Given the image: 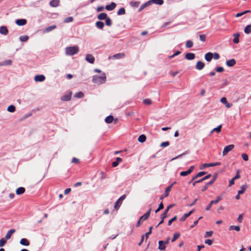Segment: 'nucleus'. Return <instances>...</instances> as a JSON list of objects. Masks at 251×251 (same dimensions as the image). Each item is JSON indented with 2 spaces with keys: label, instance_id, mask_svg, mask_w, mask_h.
Instances as JSON below:
<instances>
[{
  "label": "nucleus",
  "instance_id": "nucleus-25",
  "mask_svg": "<svg viewBox=\"0 0 251 251\" xmlns=\"http://www.w3.org/2000/svg\"><path fill=\"white\" fill-rule=\"evenodd\" d=\"M167 213H165V211H164V213L161 215L160 218H161V221L159 223L157 226H158L159 225L162 224L164 222V220L167 217Z\"/></svg>",
  "mask_w": 251,
  "mask_h": 251
},
{
  "label": "nucleus",
  "instance_id": "nucleus-17",
  "mask_svg": "<svg viewBox=\"0 0 251 251\" xmlns=\"http://www.w3.org/2000/svg\"><path fill=\"white\" fill-rule=\"evenodd\" d=\"M21 245L25 246H28L30 244L29 241L26 238H22L20 241Z\"/></svg>",
  "mask_w": 251,
  "mask_h": 251
},
{
  "label": "nucleus",
  "instance_id": "nucleus-31",
  "mask_svg": "<svg viewBox=\"0 0 251 251\" xmlns=\"http://www.w3.org/2000/svg\"><path fill=\"white\" fill-rule=\"evenodd\" d=\"M222 125H220V126H219L218 127H216V128H213L210 133L212 134L213 132L215 131L217 133H219L221 132V128H222Z\"/></svg>",
  "mask_w": 251,
  "mask_h": 251
},
{
  "label": "nucleus",
  "instance_id": "nucleus-21",
  "mask_svg": "<svg viewBox=\"0 0 251 251\" xmlns=\"http://www.w3.org/2000/svg\"><path fill=\"white\" fill-rule=\"evenodd\" d=\"M195 55L193 53H187L185 54V58L187 60H191L195 58Z\"/></svg>",
  "mask_w": 251,
  "mask_h": 251
},
{
  "label": "nucleus",
  "instance_id": "nucleus-58",
  "mask_svg": "<svg viewBox=\"0 0 251 251\" xmlns=\"http://www.w3.org/2000/svg\"><path fill=\"white\" fill-rule=\"evenodd\" d=\"M177 219V217L175 216L168 221V225L170 226L172 223Z\"/></svg>",
  "mask_w": 251,
  "mask_h": 251
},
{
  "label": "nucleus",
  "instance_id": "nucleus-27",
  "mask_svg": "<svg viewBox=\"0 0 251 251\" xmlns=\"http://www.w3.org/2000/svg\"><path fill=\"white\" fill-rule=\"evenodd\" d=\"M25 192V189L24 187H19L16 191V193L17 195H20L23 194Z\"/></svg>",
  "mask_w": 251,
  "mask_h": 251
},
{
  "label": "nucleus",
  "instance_id": "nucleus-37",
  "mask_svg": "<svg viewBox=\"0 0 251 251\" xmlns=\"http://www.w3.org/2000/svg\"><path fill=\"white\" fill-rule=\"evenodd\" d=\"M97 27L100 29H102L104 26V23L102 22L98 21L96 23Z\"/></svg>",
  "mask_w": 251,
  "mask_h": 251
},
{
  "label": "nucleus",
  "instance_id": "nucleus-23",
  "mask_svg": "<svg viewBox=\"0 0 251 251\" xmlns=\"http://www.w3.org/2000/svg\"><path fill=\"white\" fill-rule=\"evenodd\" d=\"M158 249L160 251H163L166 249V244H164L163 241H159L158 242Z\"/></svg>",
  "mask_w": 251,
  "mask_h": 251
},
{
  "label": "nucleus",
  "instance_id": "nucleus-50",
  "mask_svg": "<svg viewBox=\"0 0 251 251\" xmlns=\"http://www.w3.org/2000/svg\"><path fill=\"white\" fill-rule=\"evenodd\" d=\"M143 103L146 105H150L151 104V100L149 99H146L144 100Z\"/></svg>",
  "mask_w": 251,
  "mask_h": 251
},
{
  "label": "nucleus",
  "instance_id": "nucleus-10",
  "mask_svg": "<svg viewBox=\"0 0 251 251\" xmlns=\"http://www.w3.org/2000/svg\"><path fill=\"white\" fill-rule=\"evenodd\" d=\"M204 66H205V64L203 62L199 61L196 63V69L198 70H201L202 69H203Z\"/></svg>",
  "mask_w": 251,
  "mask_h": 251
},
{
  "label": "nucleus",
  "instance_id": "nucleus-34",
  "mask_svg": "<svg viewBox=\"0 0 251 251\" xmlns=\"http://www.w3.org/2000/svg\"><path fill=\"white\" fill-rule=\"evenodd\" d=\"M173 184H171L170 186H168L165 190L164 197H167L169 196V193L171 191L172 189V187Z\"/></svg>",
  "mask_w": 251,
  "mask_h": 251
},
{
  "label": "nucleus",
  "instance_id": "nucleus-55",
  "mask_svg": "<svg viewBox=\"0 0 251 251\" xmlns=\"http://www.w3.org/2000/svg\"><path fill=\"white\" fill-rule=\"evenodd\" d=\"M105 20V24L107 25L110 26L112 25L111 20L109 18H107Z\"/></svg>",
  "mask_w": 251,
  "mask_h": 251
},
{
  "label": "nucleus",
  "instance_id": "nucleus-43",
  "mask_svg": "<svg viewBox=\"0 0 251 251\" xmlns=\"http://www.w3.org/2000/svg\"><path fill=\"white\" fill-rule=\"evenodd\" d=\"M150 6L149 4H148V2L147 1L146 3H145L144 4H142L140 7V8H139L138 9V11L139 12H140L142 10H143L145 8L148 7Z\"/></svg>",
  "mask_w": 251,
  "mask_h": 251
},
{
  "label": "nucleus",
  "instance_id": "nucleus-36",
  "mask_svg": "<svg viewBox=\"0 0 251 251\" xmlns=\"http://www.w3.org/2000/svg\"><path fill=\"white\" fill-rule=\"evenodd\" d=\"M71 94H70V95H64V96H62L61 99L62 100H63V101H68L71 100Z\"/></svg>",
  "mask_w": 251,
  "mask_h": 251
},
{
  "label": "nucleus",
  "instance_id": "nucleus-12",
  "mask_svg": "<svg viewBox=\"0 0 251 251\" xmlns=\"http://www.w3.org/2000/svg\"><path fill=\"white\" fill-rule=\"evenodd\" d=\"M16 231L15 229H11L9 230L6 233L4 239L6 240H8L11 238L12 234L15 233Z\"/></svg>",
  "mask_w": 251,
  "mask_h": 251
},
{
  "label": "nucleus",
  "instance_id": "nucleus-61",
  "mask_svg": "<svg viewBox=\"0 0 251 251\" xmlns=\"http://www.w3.org/2000/svg\"><path fill=\"white\" fill-rule=\"evenodd\" d=\"M200 39L202 42H205L206 40V36L204 34L200 35Z\"/></svg>",
  "mask_w": 251,
  "mask_h": 251
},
{
  "label": "nucleus",
  "instance_id": "nucleus-6",
  "mask_svg": "<svg viewBox=\"0 0 251 251\" xmlns=\"http://www.w3.org/2000/svg\"><path fill=\"white\" fill-rule=\"evenodd\" d=\"M220 162L211 163H205L200 167V169L202 170L205 167H214L215 166L220 165Z\"/></svg>",
  "mask_w": 251,
  "mask_h": 251
},
{
  "label": "nucleus",
  "instance_id": "nucleus-5",
  "mask_svg": "<svg viewBox=\"0 0 251 251\" xmlns=\"http://www.w3.org/2000/svg\"><path fill=\"white\" fill-rule=\"evenodd\" d=\"M234 145H229L228 146H226L224 148V150L223 151V155L225 156L228 153V152L234 149Z\"/></svg>",
  "mask_w": 251,
  "mask_h": 251
},
{
  "label": "nucleus",
  "instance_id": "nucleus-51",
  "mask_svg": "<svg viewBox=\"0 0 251 251\" xmlns=\"http://www.w3.org/2000/svg\"><path fill=\"white\" fill-rule=\"evenodd\" d=\"M6 243V239L4 238H1L0 240V247H3Z\"/></svg>",
  "mask_w": 251,
  "mask_h": 251
},
{
  "label": "nucleus",
  "instance_id": "nucleus-63",
  "mask_svg": "<svg viewBox=\"0 0 251 251\" xmlns=\"http://www.w3.org/2000/svg\"><path fill=\"white\" fill-rule=\"evenodd\" d=\"M181 52H180V51H176L174 54L169 56V58H172L174 57L175 56L179 54Z\"/></svg>",
  "mask_w": 251,
  "mask_h": 251
},
{
  "label": "nucleus",
  "instance_id": "nucleus-41",
  "mask_svg": "<svg viewBox=\"0 0 251 251\" xmlns=\"http://www.w3.org/2000/svg\"><path fill=\"white\" fill-rule=\"evenodd\" d=\"M124 56H125V54L121 53H118V54L114 55L113 56V57L115 59H120V58H123Z\"/></svg>",
  "mask_w": 251,
  "mask_h": 251
},
{
  "label": "nucleus",
  "instance_id": "nucleus-46",
  "mask_svg": "<svg viewBox=\"0 0 251 251\" xmlns=\"http://www.w3.org/2000/svg\"><path fill=\"white\" fill-rule=\"evenodd\" d=\"M12 61L11 59H7L3 62L4 66H9L12 64Z\"/></svg>",
  "mask_w": 251,
  "mask_h": 251
},
{
  "label": "nucleus",
  "instance_id": "nucleus-62",
  "mask_svg": "<svg viewBox=\"0 0 251 251\" xmlns=\"http://www.w3.org/2000/svg\"><path fill=\"white\" fill-rule=\"evenodd\" d=\"M242 157L243 158V159L245 161H248V159H249V157H248V156L247 154L246 153H243L242 154Z\"/></svg>",
  "mask_w": 251,
  "mask_h": 251
},
{
  "label": "nucleus",
  "instance_id": "nucleus-2",
  "mask_svg": "<svg viewBox=\"0 0 251 251\" xmlns=\"http://www.w3.org/2000/svg\"><path fill=\"white\" fill-rule=\"evenodd\" d=\"M106 79V75L104 73H103L100 76L98 75H94L93 76L92 81L93 83L101 84L105 83Z\"/></svg>",
  "mask_w": 251,
  "mask_h": 251
},
{
  "label": "nucleus",
  "instance_id": "nucleus-42",
  "mask_svg": "<svg viewBox=\"0 0 251 251\" xmlns=\"http://www.w3.org/2000/svg\"><path fill=\"white\" fill-rule=\"evenodd\" d=\"M7 110L9 112H15L16 108L13 105H10L7 107Z\"/></svg>",
  "mask_w": 251,
  "mask_h": 251
},
{
  "label": "nucleus",
  "instance_id": "nucleus-24",
  "mask_svg": "<svg viewBox=\"0 0 251 251\" xmlns=\"http://www.w3.org/2000/svg\"><path fill=\"white\" fill-rule=\"evenodd\" d=\"M234 37V39L233 40V42L235 44H238L239 42V37L240 36V34L239 33H234L233 35Z\"/></svg>",
  "mask_w": 251,
  "mask_h": 251
},
{
  "label": "nucleus",
  "instance_id": "nucleus-59",
  "mask_svg": "<svg viewBox=\"0 0 251 251\" xmlns=\"http://www.w3.org/2000/svg\"><path fill=\"white\" fill-rule=\"evenodd\" d=\"M206 174V172H199L196 175V177L197 178L199 177H201L202 176H203L204 175H205Z\"/></svg>",
  "mask_w": 251,
  "mask_h": 251
},
{
  "label": "nucleus",
  "instance_id": "nucleus-35",
  "mask_svg": "<svg viewBox=\"0 0 251 251\" xmlns=\"http://www.w3.org/2000/svg\"><path fill=\"white\" fill-rule=\"evenodd\" d=\"M140 2L136 1H131L130 5L133 7H137L139 6Z\"/></svg>",
  "mask_w": 251,
  "mask_h": 251
},
{
  "label": "nucleus",
  "instance_id": "nucleus-33",
  "mask_svg": "<svg viewBox=\"0 0 251 251\" xmlns=\"http://www.w3.org/2000/svg\"><path fill=\"white\" fill-rule=\"evenodd\" d=\"M114 120V118L112 116H108L105 119V122L106 123L110 124Z\"/></svg>",
  "mask_w": 251,
  "mask_h": 251
},
{
  "label": "nucleus",
  "instance_id": "nucleus-13",
  "mask_svg": "<svg viewBox=\"0 0 251 251\" xmlns=\"http://www.w3.org/2000/svg\"><path fill=\"white\" fill-rule=\"evenodd\" d=\"M194 211V210L193 209V210H191L190 211H189L188 213H186V214H184L183 216L179 219L180 221H181V222L184 221L187 217L190 216L193 213Z\"/></svg>",
  "mask_w": 251,
  "mask_h": 251
},
{
  "label": "nucleus",
  "instance_id": "nucleus-45",
  "mask_svg": "<svg viewBox=\"0 0 251 251\" xmlns=\"http://www.w3.org/2000/svg\"><path fill=\"white\" fill-rule=\"evenodd\" d=\"M126 13V11L124 8H121L117 12L118 15H124Z\"/></svg>",
  "mask_w": 251,
  "mask_h": 251
},
{
  "label": "nucleus",
  "instance_id": "nucleus-16",
  "mask_svg": "<svg viewBox=\"0 0 251 251\" xmlns=\"http://www.w3.org/2000/svg\"><path fill=\"white\" fill-rule=\"evenodd\" d=\"M116 6V4L113 2H111L110 4L107 5L105 6V9L108 11L113 10Z\"/></svg>",
  "mask_w": 251,
  "mask_h": 251
},
{
  "label": "nucleus",
  "instance_id": "nucleus-40",
  "mask_svg": "<svg viewBox=\"0 0 251 251\" xmlns=\"http://www.w3.org/2000/svg\"><path fill=\"white\" fill-rule=\"evenodd\" d=\"M244 32L246 34H249L251 32V25H249L246 26L244 29Z\"/></svg>",
  "mask_w": 251,
  "mask_h": 251
},
{
  "label": "nucleus",
  "instance_id": "nucleus-4",
  "mask_svg": "<svg viewBox=\"0 0 251 251\" xmlns=\"http://www.w3.org/2000/svg\"><path fill=\"white\" fill-rule=\"evenodd\" d=\"M217 177V174H216L213 176V179L205 184V185L202 188L201 191L202 192L206 191L207 189L208 186L210 185H211L214 183V182L216 180Z\"/></svg>",
  "mask_w": 251,
  "mask_h": 251
},
{
  "label": "nucleus",
  "instance_id": "nucleus-9",
  "mask_svg": "<svg viewBox=\"0 0 251 251\" xmlns=\"http://www.w3.org/2000/svg\"><path fill=\"white\" fill-rule=\"evenodd\" d=\"M149 5H151L152 3H155L158 5H162L163 4V0H150L148 1Z\"/></svg>",
  "mask_w": 251,
  "mask_h": 251
},
{
  "label": "nucleus",
  "instance_id": "nucleus-52",
  "mask_svg": "<svg viewBox=\"0 0 251 251\" xmlns=\"http://www.w3.org/2000/svg\"><path fill=\"white\" fill-rule=\"evenodd\" d=\"M73 21V18L72 17H68L65 18L64 22L66 23L71 22Z\"/></svg>",
  "mask_w": 251,
  "mask_h": 251
},
{
  "label": "nucleus",
  "instance_id": "nucleus-44",
  "mask_svg": "<svg viewBox=\"0 0 251 251\" xmlns=\"http://www.w3.org/2000/svg\"><path fill=\"white\" fill-rule=\"evenodd\" d=\"M28 38L27 35H24L20 36L19 39L21 42H26L28 40Z\"/></svg>",
  "mask_w": 251,
  "mask_h": 251
},
{
  "label": "nucleus",
  "instance_id": "nucleus-48",
  "mask_svg": "<svg viewBox=\"0 0 251 251\" xmlns=\"http://www.w3.org/2000/svg\"><path fill=\"white\" fill-rule=\"evenodd\" d=\"M180 236V233H176L174 234L173 238L172 239V242H175L176 239H177Z\"/></svg>",
  "mask_w": 251,
  "mask_h": 251
},
{
  "label": "nucleus",
  "instance_id": "nucleus-18",
  "mask_svg": "<svg viewBox=\"0 0 251 251\" xmlns=\"http://www.w3.org/2000/svg\"><path fill=\"white\" fill-rule=\"evenodd\" d=\"M235 64L236 60L234 59H231L230 60L226 61V65L228 67H233L235 65Z\"/></svg>",
  "mask_w": 251,
  "mask_h": 251
},
{
  "label": "nucleus",
  "instance_id": "nucleus-3",
  "mask_svg": "<svg viewBox=\"0 0 251 251\" xmlns=\"http://www.w3.org/2000/svg\"><path fill=\"white\" fill-rule=\"evenodd\" d=\"M222 200V196H219L217 197L216 200H214V201H210V203L206 206V207L205 208L206 210H207V211L210 210L212 204H217Z\"/></svg>",
  "mask_w": 251,
  "mask_h": 251
},
{
  "label": "nucleus",
  "instance_id": "nucleus-14",
  "mask_svg": "<svg viewBox=\"0 0 251 251\" xmlns=\"http://www.w3.org/2000/svg\"><path fill=\"white\" fill-rule=\"evenodd\" d=\"M26 20L25 19H18L16 21V23L19 26L24 25L26 24Z\"/></svg>",
  "mask_w": 251,
  "mask_h": 251
},
{
  "label": "nucleus",
  "instance_id": "nucleus-8",
  "mask_svg": "<svg viewBox=\"0 0 251 251\" xmlns=\"http://www.w3.org/2000/svg\"><path fill=\"white\" fill-rule=\"evenodd\" d=\"M34 81L36 82H42L45 80V76L43 75H37L34 77Z\"/></svg>",
  "mask_w": 251,
  "mask_h": 251
},
{
  "label": "nucleus",
  "instance_id": "nucleus-28",
  "mask_svg": "<svg viewBox=\"0 0 251 251\" xmlns=\"http://www.w3.org/2000/svg\"><path fill=\"white\" fill-rule=\"evenodd\" d=\"M107 18V15L105 13H101L98 16V18L101 20H105Z\"/></svg>",
  "mask_w": 251,
  "mask_h": 251
},
{
  "label": "nucleus",
  "instance_id": "nucleus-1",
  "mask_svg": "<svg viewBox=\"0 0 251 251\" xmlns=\"http://www.w3.org/2000/svg\"><path fill=\"white\" fill-rule=\"evenodd\" d=\"M79 48L77 46L68 47L65 48V54L68 56H72L79 52Z\"/></svg>",
  "mask_w": 251,
  "mask_h": 251
},
{
  "label": "nucleus",
  "instance_id": "nucleus-29",
  "mask_svg": "<svg viewBox=\"0 0 251 251\" xmlns=\"http://www.w3.org/2000/svg\"><path fill=\"white\" fill-rule=\"evenodd\" d=\"M122 159L120 158V157H117L116 158V160L115 161H114L113 163H112V166L113 167H117L119 163L121 162H122Z\"/></svg>",
  "mask_w": 251,
  "mask_h": 251
},
{
  "label": "nucleus",
  "instance_id": "nucleus-60",
  "mask_svg": "<svg viewBox=\"0 0 251 251\" xmlns=\"http://www.w3.org/2000/svg\"><path fill=\"white\" fill-rule=\"evenodd\" d=\"M189 174H190V173H189L188 170L186 171H182V172H180V175L181 176H186L188 175Z\"/></svg>",
  "mask_w": 251,
  "mask_h": 251
},
{
  "label": "nucleus",
  "instance_id": "nucleus-26",
  "mask_svg": "<svg viewBox=\"0 0 251 251\" xmlns=\"http://www.w3.org/2000/svg\"><path fill=\"white\" fill-rule=\"evenodd\" d=\"M56 28V26L55 25H51V26H48L47 27H46L44 30V32H49L51 31H52V30L55 29Z\"/></svg>",
  "mask_w": 251,
  "mask_h": 251
},
{
  "label": "nucleus",
  "instance_id": "nucleus-64",
  "mask_svg": "<svg viewBox=\"0 0 251 251\" xmlns=\"http://www.w3.org/2000/svg\"><path fill=\"white\" fill-rule=\"evenodd\" d=\"M213 57L214 59L217 60L220 58V55L218 53L215 52L213 54Z\"/></svg>",
  "mask_w": 251,
  "mask_h": 251
},
{
  "label": "nucleus",
  "instance_id": "nucleus-20",
  "mask_svg": "<svg viewBox=\"0 0 251 251\" xmlns=\"http://www.w3.org/2000/svg\"><path fill=\"white\" fill-rule=\"evenodd\" d=\"M59 2H60L59 0H52L51 1H50V5L51 7H57L59 5Z\"/></svg>",
  "mask_w": 251,
  "mask_h": 251
},
{
  "label": "nucleus",
  "instance_id": "nucleus-30",
  "mask_svg": "<svg viewBox=\"0 0 251 251\" xmlns=\"http://www.w3.org/2000/svg\"><path fill=\"white\" fill-rule=\"evenodd\" d=\"M247 187H248V186L247 185H242L241 186V190H240L238 191V192L239 193V194H243L245 192V191L246 190Z\"/></svg>",
  "mask_w": 251,
  "mask_h": 251
},
{
  "label": "nucleus",
  "instance_id": "nucleus-32",
  "mask_svg": "<svg viewBox=\"0 0 251 251\" xmlns=\"http://www.w3.org/2000/svg\"><path fill=\"white\" fill-rule=\"evenodd\" d=\"M146 136L144 134H142V135H140L138 138V142H139L140 143L144 142L146 141Z\"/></svg>",
  "mask_w": 251,
  "mask_h": 251
},
{
  "label": "nucleus",
  "instance_id": "nucleus-11",
  "mask_svg": "<svg viewBox=\"0 0 251 251\" xmlns=\"http://www.w3.org/2000/svg\"><path fill=\"white\" fill-rule=\"evenodd\" d=\"M220 101L223 104H225V106L226 108H230L232 104L228 103L227 101L226 98L225 97H223L221 99Z\"/></svg>",
  "mask_w": 251,
  "mask_h": 251
},
{
  "label": "nucleus",
  "instance_id": "nucleus-49",
  "mask_svg": "<svg viewBox=\"0 0 251 251\" xmlns=\"http://www.w3.org/2000/svg\"><path fill=\"white\" fill-rule=\"evenodd\" d=\"M193 45V43L191 40H188L186 43V47L187 48H191Z\"/></svg>",
  "mask_w": 251,
  "mask_h": 251
},
{
  "label": "nucleus",
  "instance_id": "nucleus-15",
  "mask_svg": "<svg viewBox=\"0 0 251 251\" xmlns=\"http://www.w3.org/2000/svg\"><path fill=\"white\" fill-rule=\"evenodd\" d=\"M151 210V209H150L148 212L140 217V220L144 221L147 220L150 216Z\"/></svg>",
  "mask_w": 251,
  "mask_h": 251
},
{
  "label": "nucleus",
  "instance_id": "nucleus-22",
  "mask_svg": "<svg viewBox=\"0 0 251 251\" xmlns=\"http://www.w3.org/2000/svg\"><path fill=\"white\" fill-rule=\"evenodd\" d=\"M204 58L207 61L210 62L213 58V53L211 52H208L206 53L205 54Z\"/></svg>",
  "mask_w": 251,
  "mask_h": 251
},
{
  "label": "nucleus",
  "instance_id": "nucleus-47",
  "mask_svg": "<svg viewBox=\"0 0 251 251\" xmlns=\"http://www.w3.org/2000/svg\"><path fill=\"white\" fill-rule=\"evenodd\" d=\"M75 97L77 98H82L84 97V94L81 92L76 93L75 95Z\"/></svg>",
  "mask_w": 251,
  "mask_h": 251
},
{
  "label": "nucleus",
  "instance_id": "nucleus-39",
  "mask_svg": "<svg viewBox=\"0 0 251 251\" xmlns=\"http://www.w3.org/2000/svg\"><path fill=\"white\" fill-rule=\"evenodd\" d=\"M229 230H235L237 231H239L240 230V227L239 226H230L229 227Z\"/></svg>",
  "mask_w": 251,
  "mask_h": 251
},
{
  "label": "nucleus",
  "instance_id": "nucleus-57",
  "mask_svg": "<svg viewBox=\"0 0 251 251\" xmlns=\"http://www.w3.org/2000/svg\"><path fill=\"white\" fill-rule=\"evenodd\" d=\"M213 233L212 231H206L204 235V237H211Z\"/></svg>",
  "mask_w": 251,
  "mask_h": 251
},
{
  "label": "nucleus",
  "instance_id": "nucleus-54",
  "mask_svg": "<svg viewBox=\"0 0 251 251\" xmlns=\"http://www.w3.org/2000/svg\"><path fill=\"white\" fill-rule=\"evenodd\" d=\"M164 208L163 204L162 202H161L159 205L158 208L155 211V213L158 212L160 210Z\"/></svg>",
  "mask_w": 251,
  "mask_h": 251
},
{
  "label": "nucleus",
  "instance_id": "nucleus-53",
  "mask_svg": "<svg viewBox=\"0 0 251 251\" xmlns=\"http://www.w3.org/2000/svg\"><path fill=\"white\" fill-rule=\"evenodd\" d=\"M152 228V226H151L150 227V229H149V231L147 232L144 235H145V237H146V240H147V239L148 238V237L149 236V235H150L151 233V229Z\"/></svg>",
  "mask_w": 251,
  "mask_h": 251
},
{
  "label": "nucleus",
  "instance_id": "nucleus-56",
  "mask_svg": "<svg viewBox=\"0 0 251 251\" xmlns=\"http://www.w3.org/2000/svg\"><path fill=\"white\" fill-rule=\"evenodd\" d=\"M169 145H170V143L168 141H166V142L162 143L160 144V147H162V148H165V147H168V146H169Z\"/></svg>",
  "mask_w": 251,
  "mask_h": 251
},
{
  "label": "nucleus",
  "instance_id": "nucleus-19",
  "mask_svg": "<svg viewBox=\"0 0 251 251\" xmlns=\"http://www.w3.org/2000/svg\"><path fill=\"white\" fill-rule=\"evenodd\" d=\"M8 32V29L5 26H1L0 27V33L6 35Z\"/></svg>",
  "mask_w": 251,
  "mask_h": 251
},
{
  "label": "nucleus",
  "instance_id": "nucleus-38",
  "mask_svg": "<svg viewBox=\"0 0 251 251\" xmlns=\"http://www.w3.org/2000/svg\"><path fill=\"white\" fill-rule=\"evenodd\" d=\"M122 203V201H121V199H119L115 203L114 207L116 209H118L121 204Z\"/></svg>",
  "mask_w": 251,
  "mask_h": 251
},
{
  "label": "nucleus",
  "instance_id": "nucleus-7",
  "mask_svg": "<svg viewBox=\"0 0 251 251\" xmlns=\"http://www.w3.org/2000/svg\"><path fill=\"white\" fill-rule=\"evenodd\" d=\"M86 60L90 63L93 64L95 61V58L91 54H88L86 55Z\"/></svg>",
  "mask_w": 251,
  "mask_h": 251
}]
</instances>
